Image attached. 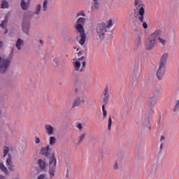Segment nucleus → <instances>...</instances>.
<instances>
[{"instance_id": "cd10ccee", "label": "nucleus", "mask_w": 179, "mask_h": 179, "mask_svg": "<svg viewBox=\"0 0 179 179\" xmlns=\"http://www.w3.org/2000/svg\"><path fill=\"white\" fill-rule=\"evenodd\" d=\"M111 26H113V20L110 19L106 22V28L110 29V27H111Z\"/></svg>"}, {"instance_id": "09e8293b", "label": "nucleus", "mask_w": 179, "mask_h": 179, "mask_svg": "<svg viewBox=\"0 0 179 179\" xmlns=\"http://www.w3.org/2000/svg\"><path fill=\"white\" fill-rule=\"evenodd\" d=\"M77 51H79V48L77 49Z\"/></svg>"}, {"instance_id": "79ce46f5", "label": "nucleus", "mask_w": 179, "mask_h": 179, "mask_svg": "<svg viewBox=\"0 0 179 179\" xmlns=\"http://www.w3.org/2000/svg\"><path fill=\"white\" fill-rule=\"evenodd\" d=\"M0 179H6V178L2 175H0Z\"/></svg>"}, {"instance_id": "6e6552de", "label": "nucleus", "mask_w": 179, "mask_h": 179, "mask_svg": "<svg viewBox=\"0 0 179 179\" xmlns=\"http://www.w3.org/2000/svg\"><path fill=\"white\" fill-rule=\"evenodd\" d=\"M85 99H86V96L85 95H83L82 96H78L74 101L72 103V108H75L76 107H79L82 103H85Z\"/></svg>"}, {"instance_id": "ddd939ff", "label": "nucleus", "mask_w": 179, "mask_h": 179, "mask_svg": "<svg viewBox=\"0 0 179 179\" xmlns=\"http://www.w3.org/2000/svg\"><path fill=\"white\" fill-rule=\"evenodd\" d=\"M108 100H110V94L108 93V87H106L103 90V102L105 104L108 103Z\"/></svg>"}, {"instance_id": "49530a36", "label": "nucleus", "mask_w": 179, "mask_h": 179, "mask_svg": "<svg viewBox=\"0 0 179 179\" xmlns=\"http://www.w3.org/2000/svg\"><path fill=\"white\" fill-rule=\"evenodd\" d=\"M76 93H79V91L78 90V89H76Z\"/></svg>"}, {"instance_id": "4468645a", "label": "nucleus", "mask_w": 179, "mask_h": 179, "mask_svg": "<svg viewBox=\"0 0 179 179\" xmlns=\"http://www.w3.org/2000/svg\"><path fill=\"white\" fill-rule=\"evenodd\" d=\"M30 27V22L23 20L22 21V30L23 31L29 35V28Z\"/></svg>"}, {"instance_id": "a211bd4d", "label": "nucleus", "mask_w": 179, "mask_h": 179, "mask_svg": "<svg viewBox=\"0 0 179 179\" xmlns=\"http://www.w3.org/2000/svg\"><path fill=\"white\" fill-rule=\"evenodd\" d=\"M24 44V41L22 39L18 38L16 42V48L20 51L22 50V46Z\"/></svg>"}, {"instance_id": "dca6fc26", "label": "nucleus", "mask_w": 179, "mask_h": 179, "mask_svg": "<svg viewBox=\"0 0 179 179\" xmlns=\"http://www.w3.org/2000/svg\"><path fill=\"white\" fill-rule=\"evenodd\" d=\"M50 145H46V147H43L41 150V155H43V156L48 157L50 155Z\"/></svg>"}, {"instance_id": "2eb2a0df", "label": "nucleus", "mask_w": 179, "mask_h": 179, "mask_svg": "<svg viewBox=\"0 0 179 179\" xmlns=\"http://www.w3.org/2000/svg\"><path fill=\"white\" fill-rule=\"evenodd\" d=\"M91 8L92 10H99L100 8V0H93Z\"/></svg>"}, {"instance_id": "de8ad7c7", "label": "nucleus", "mask_w": 179, "mask_h": 179, "mask_svg": "<svg viewBox=\"0 0 179 179\" xmlns=\"http://www.w3.org/2000/svg\"><path fill=\"white\" fill-rule=\"evenodd\" d=\"M39 42L41 43V44H43V40H40Z\"/></svg>"}, {"instance_id": "6ab92c4d", "label": "nucleus", "mask_w": 179, "mask_h": 179, "mask_svg": "<svg viewBox=\"0 0 179 179\" xmlns=\"http://www.w3.org/2000/svg\"><path fill=\"white\" fill-rule=\"evenodd\" d=\"M157 40H159V44L163 45V47L166 46V44H167V39L162 38L160 36L157 37Z\"/></svg>"}, {"instance_id": "c85d7f7f", "label": "nucleus", "mask_w": 179, "mask_h": 179, "mask_svg": "<svg viewBox=\"0 0 179 179\" xmlns=\"http://www.w3.org/2000/svg\"><path fill=\"white\" fill-rule=\"evenodd\" d=\"M43 8V10H47V9L48 8V0H44Z\"/></svg>"}, {"instance_id": "4c0bfd02", "label": "nucleus", "mask_w": 179, "mask_h": 179, "mask_svg": "<svg viewBox=\"0 0 179 179\" xmlns=\"http://www.w3.org/2000/svg\"><path fill=\"white\" fill-rule=\"evenodd\" d=\"M77 16H86V15L85 14V12L80 11V12L78 13Z\"/></svg>"}, {"instance_id": "37998d69", "label": "nucleus", "mask_w": 179, "mask_h": 179, "mask_svg": "<svg viewBox=\"0 0 179 179\" xmlns=\"http://www.w3.org/2000/svg\"><path fill=\"white\" fill-rule=\"evenodd\" d=\"M82 54H83V52L82 51H80V52H78V56H79V55H82Z\"/></svg>"}, {"instance_id": "9b49d317", "label": "nucleus", "mask_w": 179, "mask_h": 179, "mask_svg": "<svg viewBox=\"0 0 179 179\" xmlns=\"http://www.w3.org/2000/svg\"><path fill=\"white\" fill-rule=\"evenodd\" d=\"M168 59H169V53L167 52L163 53L160 59L159 65L162 66H166V65L167 64Z\"/></svg>"}, {"instance_id": "2f4dec72", "label": "nucleus", "mask_w": 179, "mask_h": 179, "mask_svg": "<svg viewBox=\"0 0 179 179\" xmlns=\"http://www.w3.org/2000/svg\"><path fill=\"white\" fill-rule=\"evenodd\" d=\"M8 153H9V147L5 146L3 148V157H5Z\"/></svg>"}, {"instance_id": "1a4fd4ad", "label": "nucleus", "mask_w": 179, "mask_h": 179, "mask_svg": "<svg viewBox=\"0 0 179 179\" xmlns=\"http://www.w3.org/2000/svg\"><path fill=\"white\" fill-rule=\"evenodd\" d=\"M166 72V66L159 65L158 70L157 71V78L159 80H162L164 76V73Z\"/></svg>"}, {"instance_id": "0eeeda50", "label": "nucleus", "mask_w": 179, "mask_h": 179, "mask_svg": "<svg viewBox=\"0 0 179 179\" xmlns=\"http://www.w3.org/2000/svg\"><path fill=\"white\" fill-rule=\"evenodd\" d=\"M49 174L52 178L54 176H55V167H57V158H55V155L52 154V156L49 159Z\"/></svg>"}, {"instance_id": "72a5a7b5", "label": "nucleus", "mask_w": 179, "mask_h": 179, "mask_svg": "<svg viewBox=\"0 0 179 179\" xmlns=\"http://www.w3.org/2000/svg\"><path fill=\"white\" fill-rule=\"evenodd\" d=\"M173 110L174 112L179 110V99H178V101H176L175 107H174V108H173Z\"/></svg>"}, {"instance_id": "473e14b6", "label": "nucleus", "mask_w": 179, "mask_h": 179, "mask_svg": "<svg viewBox=\"0 0 179 179\" xmlns=\"http://www.w3.org/2000/svg\"><path fill=\"white\" fill-rule=\"evenodd\" d=\"M102 111H103V118H106V117H107V110H106V106L105 105L102 106Z\"/></svg>"}, {"instance_id": "bb28decb", "label": "nucleus", "mask_w": 179, "mask_h": 179, "mask_svg": "<svg viewBox=\"0 0 179 179\" xmlns=\"http://www.w3.org/2000/svg\"><path fill=\"white\" fill-rule=\"evenodd\" d=\"M111 125H113V119L111 118V116L109 117L108 121V129L110 131L111 129Z\"/></svg>"}, {"instance_id": "a878e982", "label": "nucleus", "mask_w": 179, "mask_h": 179, "mask_svg": "<svg viewBox=\"0 0 179 179\" xmlns=\"http://www.w3.org/2000/svg\"><path fill=\"white\" fill-rule=\"evenodd\" d=\"M41 11V6L40 4H38L35 8V12L34 13V15H40Z\"/></svg>"}, {"instance_id": "c756f323", "label": "nucleus", "mask_w": 179, "mask_h": 179, "mask_svg": "<svg viewBox=\"0 0 179 179\" xmlns=\"http://www.w3.org/2000/svg\"><path fill=\"white\" fill-rule=\"evenodd\" d=\"M85 138H86V133H81L79 136V142H83Z\"/></svg>"}, {"instance_id": "7c9ffc66", "label": "nucleus", "mask_w": 179, "mask_h": 179, "mask_svg": "<svg viewBox=\"0 0 179 179\" xmlns=\"http://www.w3.org/2000/svg\"><path fill=\"white\" fill-rule=\"evenodd\" d=\"M159 93H160V90L158 88L152 89V94L154 96H159Z\"/></svg>"}, {"instance_id": "e433bc0d", "label": "nucleus", "mask_w": 179, "mask_h": 179, "mask_svg": "<svg viewBox=\"0 0 179 179\" xmlns=\"http://www.w3.org/2000/svg\"><path fill=\"white\" fill-rule=\"evenodd\" d=\"M76 127L79 129V131H82V129H83V126H82V124L80 123L77 124Z\"/></svg>"}, {"instance_id": "5701e85b", "label": "nucleus", "mask_w": 179, "mask_h": 179, "mask_svg": "<svg viewBox=\"0 0 179 179\" xmlns=\"http://www.w3.org/2000/svg\"><path fill=\"white\" fill-rule=\"evenodd\" d=\"M1 9H8V8H9V3L5 0H3L1 1Z\"/></svg>"}, {"instance_id": "3c124183", "label": "nucleus", "mask_w": 179, "mask_h": 179, "mask_svg": "<svg viewBox=\"0 0 179 179\" xmlns=\"http://www.w3.org/2000/svg\"><path fill=\"white\" fill-rule=\"evenodd\" d=\"M15 179H17V178H15Z\"/></svg>"}, {"instance_id": "f704fd0d", "label": "nucleus", "mask_w": 179, "mask_h": 179, "mask_svg": "<svg viewBox=\"0 0 179 179\" xmlns=\"http://www.w3.org/2000/svg\"><path fill=\"white\" fill-rule=\"evenodd\" d=\"M35 143H36V145H38V143H41V139H40V137H35Z\"/></svg>"}, {"instance_id": "a18cd8bd", "label": "nucleus", "mask_w": 179, "mask_h": 179, "mask_svg": "<svg viewBox=\"0 0 179 179\" xmlns=\"http://www.w3.org/2000/svg\"><path fill=\"white\" fill-rule=\"evenodd\" d=\"M161 141H164V136H161Z\"/></svg>"}, {"instance_id": "f03ea898", "label": "nucleus", "mask_w": 179, "mask_h": 179, "mask_svg": "<svg viewBox=\"0 0 179 179\" xmlns=\"http://www.w3.org/2000/svg\"><path fill=\"white\" fill-rule=\"evenodd\" d=\"M163 34V30L158 29H156L152 34H151L147 41L145 42V48L146 50H153L157 44V38L159 36H162Z\"/></svg>"}, {"instance_id": "20e7f679", "label": "nucleus", "mask_w": 179, "mask_h": 179, "mask_svg": "<svg viewBox=\"0 0 179 179\" xmlns=\"http://www.w3.org/2000/svg\"><path fill=\"white\" fill-rule=\"evenodd\" d=\"M106 33H107V29L106 28V23L102 22L98 24L96 26V38L99 40V41H103L104 40V37L106 36Z\"/></svg>"}, {"instance_id": "4be33fe9", "label": "nucleus", "mask_w": 179, "mask_h": 179, "mask_svg": "<svg viewBox=\"0 0 179 179\" xmlns=\"http://www.w3.org/2000/svg\"><path fill=\"white\" fill-rule=\"evenodd\" d=\"M21 8L23 9V10H27L29 9V4L27 3L24 0L21 1Z\"/></svg>"}, {"instance_id": "c03bdc74", "label": "nucleus", "mask_w": 179, "mask_h": 179, "mask_svg": "<svg viewBox=\"0 0 179 179\" xmlns=\"http://www.w3.org/2000/svg\"><path fill=\"white\" fill-rule=\"evenodd\" d=\"M163 146H164L163 143H161V145H160V150H162V149H163Z\"/></svg>"}, {"instance_id": "39448f33", "label": "nucleus", "mask_w": 179, "mask_h": 179, "mask_svg": "<svg viewBox=\"0 0 179 179\" xmlns=\"http://www.w3.org/2000/svg\"><path fill=\"white\" fill-rule=\"evenodd\" d=\"M73 65L76 71L83 72L86 68V59H85V57L82 56L80 58H78L76 62L73 63Z\"/></svg>"}, {"instance_id": "8fccbe9b", "label": "nucleus", "mask_w": 179, "mask_h": 179, "mask_svg": "<svg viewBox=\"0 0 179 179\" xmlns=\"http://www.w3.org/2000/svg\"><path fill=\"white\" fill-rule=\"evenodd\" d=\"M6 33H8V31H6Z\"/></svg>"}, {"instance_id": "a19ab883", "label": "nucleus", "mask_w": 179, "mask_h": 179, "mask_svg": "<svg viewBox=\"0 0 179 179\" xmlns=\"http://www.w3.org/2000/svg\"><path fill=\"white\" fill-rule=\"evenodd\" d=\"M114 169L115 170H118V163L115 162V165H114Z\"/></svg>"}, {"instance_id": "ea45409f", "label": "nucleus", "mask_w": 179, "mask_h": 179, "mask_svg": "<svg viewBox=\"0 0 179 179\" xmlns=\"http://www.w3.org/2000/svg\"><path fill=\"white\" fill-rule=\"evenodd\" d=\"M38 179H45V175H41V176H39Z\"/></svg>"}, {"instance_id": "c9c22d12", "label": "nucleus", "mask_w": 179, "mask_h": 179, "mask_svg": "<svg viewBox=\"0 0 179 179\" xmlns=\"http://www.w3.org/2000/svg\"><path fill=\"white\" fill-rule=\"evenodd\" d=\"M132 79H137L138 78V72L135 71L134 73H133L132 76H131Z\"/></svg>"}, {"instance_id": "f257e3e1", "label": "nucleus", "mask_w": 179, "mask_h": 179, "mask_svg": "<svg viewBox=\"0 0 179 179\" xmlns=\"http://www.w3.org/2000/svg\"><path fill=\"white\" fill-rule=\"evenodd\" d=\"M85 23H86V18L79 17L75 23V27L77 30V41L83 45L86 41V33H85Z\"/></svg>"}, {"instance_id": "393cba45", "label": "nucleus", "mask_w": 179, "mask_h": 179, "mask_svg": "<svg viewBox=\"0 0 179 179\" xmlns=\"http://www.w3.org/2000/svg\"><path fill=\"white\" fill-rule=\"evenodd\" d=\"M0 170H1V171L5 173V174H9V171H8L6 166L3 165V163H0Z\"/></svg>"}, {"instance_id": "7ed1b4c3", "label": "nucleus", "mask_w": 179, "mask_h": 179, "mask_svg": "<svg viewBox=\"0 0 179 179\" xmlns=\"http://www.w3.org/2000/svg\"><path fill=\"white\" fill-rule=\"evenodd\" d=\"M134 5L136 10L138 13V20L141 23H143V29H148V23L143 22L145 19V4L143 1L141 0H135Z\"/></svg>"}, {"instance_id": "aec40b11", "label": "nucleus", "mask_w": 179, "mask_h": 179, "mask_svg": "<svg viewBox=\"0 0 179 179\" xmlns=\"http://www.w3.org/2000/svg\"><path fill=\"white\" fill-rule=\"evenodd\" d=\"M141 45V37H137L134 41V50H138V48Z\"/></svg>"}, {"instance_id": "9d476101", "label": "nucleus", "mask_w": 179, "mask_h": 179, "mask_svg": "<svg viewBox=\"0 0 179 179\" xmlns=\"http://www.w3.org/2000/svg\"><path fill=\"white\" fill-rule=\"evenodd\" d=\"M45 129L49 136L54 135V133L55 132V129L52 125L50 124H45Z\"/></svg>"}, {"instance_id": "f8f14e48", "label": "nucleus", "mask_w": 179, "mask_h": 179, "mask_svg": "<svg viewBox=\"0 0 179 179\" xmlns=\"http://www.w3.org/2000/svg\"><path fill=\"white\" fill-rule=\"evenodd\" d=\"M6 163L8 170H10V171H15V165H13V162H12V157H10V155H8Z\"/></svg>"}, {"instance_id": "58836bf2", "label": "nucleus", "mask_w": 179, "mask_h": 179, "mask_svg": "<svg viewBox=\"0 0 179 179\" xmlns=\"http://www.w3.org/2000/svg\"><path fill=\"white\" fill-rule=\"evenodd\" d=\"M0 26H1V27H3V29H5V21L3 20L2 22L0 24Z\"/></svg>"}, {"instance_id": "b1692460", "label": "nucleus", "mask_w": 179, "mask_h": 179, "mask_svg": "<svg viewBox=\"0 0 179 179\" xmlns=\"http://www.w3.org/2000/svg\"><path fill=\"white\" fill-rule=\"evenodd\" d=\"M49 143L50 146H53V145H55L57 143V138L54 136H50L49 138Z\"/></svg>"}, {"instance_id": "423d86ee", "label": "nucleus", "mask_w": 179, "mask_h": 179, "mask_svg": "<svg viewBox=\"0 0 179 179\" xmlns=\"http://www.w3.org/2000/svg\"><path fill=\"white\" fill-rule=\"evenodd\" d=\"M10 59H3L0 57V73L3 75L8 72L9 66H10Z\"/></svg>"}, {"instance_id": "412c9836", "label": "nucleus", "mask_w": 179, "mask_h": 179, "mask_svg": "<svg viewBox=\"0 0 179 179\" xmlns=\"http://www.w3.org/2000/svg\"><path fill=\"white\" fill-rule=\"evenodd\" d=\"M38 163L39 164V167L41 170H45V161L43 159H38Z\"/></svg>"}, {"instance_id": "f3484780", "label": "nucleus", "mask_w": 179, "mask_h": 179, "mask_svg": "<svg viewBox=\"0 0 179 179\" xmlns=\"http://www.w3.org/2000/svg\"><path fill=\"white\" fill-rule=\"evenodd\" d=\"M148 104L150 107H153L156 104V96H152L148 99Z\"/></svg>"}]
</instances>
